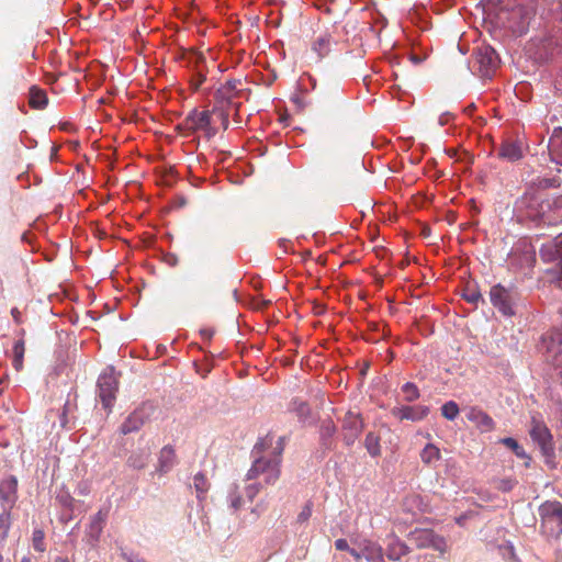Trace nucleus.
<instances>
[{"label": "nucleus", "instance_id": "nucleus-37", "mask_svg": "<svg viewBox=\"0 0 562 562\" xmlns=\"http://www.w3.org/2000/svg\"><path fill=\"white\" fill-rule=\"evenodd\" d=\"M11 510L12 509H3L0 514V528L5 532L9 530L11 525Z\"/></svg>", "mask_w": 562, "mask_h": 562}, {"label": "nucleus", "instance_id": "nucleus-15", "mask_svg": "<svg viewBox=\"0 0 562 562\" xmlns=\"http://www.w3.org/2000/svg\"><path fill=\"white\" fill-rule=\"evenodd\" d=\"M108 509H100L95 515L90 517V522L86 529V540L89 544L94 546L103 531L106 518Z\"/></svg>", "mask_w": 562, "mask_h": 562}, {"label": "nucleus", "instance_id": "nucleus-55", "mask_svg": "<svg viewBox=\"0 0 562 562\" xmlns=\"http://www.w3.org/2000/svg\"><path fill=\"white\" fill-rule=\"evenodd\" d=\"M522 88H524V86H520V87H519V86H517V87H516V93L518 94V91H520Z\"/></svg>", "mask_w": 562, "mask_h": 562}, {"label": "nucleus", "instance_id": "nucleus-11", "mask_svg": "<svg viewBox=\"0 0 562 562\" xmlns=\"http://www.w3.org/2000/svg\"><path fill=\"white\" fill-rule=\"evenodd\" d=\"M18 501V479L9 475L0 481V504L2 509H12Z\"/></svg>", "mask_w": 562, "mask_h": 562}, {"label": "nucleus", "instance_id": "nucleus-45", "mask_svg": "<svg viewBox=\"0 0 562 562\" xmlns=\"http://www.w3.org/2000/svg\"><path fill=\"white\" fill-rule=\"evenodd\" d=\"M559 183L555 179H544L540 182L542 187H557Z\"/></svg>", "mask_w": 562, "mask_h": 562}, {"label": "nucleus", "instance_id": "nucleus-34", "mask_svg": "<svg viewBox=\"0 0 562 562\" xmlns=\"http://www.w3.org/2000/svg\"><path fill=\"white\" fill-rule=\"evenodd\" d=\"M527 206V202L525 200V196L522 195L521 199L517 200L514 206V213L515 217L518 223H522L525 220V207Z\"/></svg>", "mask_w": 562, "mask_h": 562}, {"label": "nucleus", "instance_id": "nucleus-1", "mask_svg": "<svg viewBox=\"0 0 562 562\" xmlns=\"http://www.w3.org/2000/svg\"><path fill=\"white\" fill-rule=\"evenodd\" d=\"M283 450L282 437L274 440V436L268 434L261 438L252 449L254 460L246 473V480L252 481L262 476L266 485H274L281 476Z\"/></svg>", "mask_w": 562, "mask_h": 562}, {"label": "nucleus", "instance_id": "nucleus-50", "mask_svg": "<svg viewBox=\"0 0 562 562\" xmlns=\"http://www.w3.org/2000/svg\"><path fill=\"white\" fill-rule=\"evenodd\" d=\"M325 430L326 434L331 435L335 431V426L329 424L325 427Z\"/></svg>", "mask_w": 562, "mask_h": 562}, {"label": "nucleus", "instance_id": "nucleus-29", "mask_svg": "<svg viewBox=\"0 0 562 562\" xmlns=\"http://www.w3.org/2000/svg\"><path fill=\"white\" fill-rule=\"evenodd\" d=\"M364 446L371 457L381 454L380 437L374 432L367 434Z\"/></svg>", "mask_w": 562, "mask_h": 562}, {"label": "nucleus", "instance_id": "nucleus-43", "mask_svg": "<svg viewBox=\"0 0 562 562\" xmlns=\"http://www.w3.org/2000/svg\"><path fill=\"white\" fill-rule=\"evenodd\" d=\"M350 553V555L356 560V561H360L362 558H363V554H362V549H360V551L353 549V548H350V550L348 551Z\"/></svg>", "mask_w": 562, "mask_h": 562}, {"label": "nucleus", "instance_id": "nucleus-47", "mask_svg": "<svg viewBox=\"0 0 562 562\" xmlns=\"http://www.w3.org/2000/svg\"><path fill=\"white\" fill-rule=\"evenodd\" d=\"M503 550H504L503 554L510 555V559L513 560V562H515V553H514L513 547H505Z\"/></svg>", "mask_w": 562, "mask_h": 562}, {"label": "nucleus", "instance_id": "nucleus-59", "mask_svg": "<svg viewBox=\"0 0 562 562\" xmlns=\"http://www.w3.org/2000/svg\"><path fill=\"white\" fill-rule=\"evenodd\" d=\"M171 265H175L176 259H170Z\"/></svg>", "mask_w": 562, "mask_h": 562}, {"label": "nucleus", "instance_id": "nucleus-19", "mask_svg": "<svg viewBox=\"0 0 562 562\" xmlns=\"http://www.w3.org/2000/svg\"><path fill=\"white\" fill-rule=\"evenodd\" d=\"M548 148L551 159L555 164L562 165V127L553 130Z\"/></svg>", "mask_w": 562, "mask_h": 562}, {"label": "nucleus", "instance_id": "nucleus-44", "mask_svg": "<svg viewBox=\"0 0 562 562\" xmlns=\"http://www.w3.org/2000/svg\"><path fill=\"white\" fill-rule=\"evenodd\" d=\"M200 335H201L204 339L210 340V339L213 337V335H214V330H213V329H207V328H205V329H201V330H200Z\"/></svg>", "mask_w": 562, "mask_h": 562}, {"label": "nucleus", "instance_id": "nucleus-16", "mask_svg": "<svg viewBox=\"0 0 562 562\" xmlns=\"http://www.w3.org/2000/svg\"><path fill=\"white\" fill-rule=\"evenodd\" d=\"M468 420L474 423L481 431H490L494 428V422L484 411L476 406H471L465 409Z\"/></svg>", "mask_w": 562, "mask_h": 562}, {"label": "nucleus", "instance_id": "nucleus-17", "mask_svg": "<svg viewBox=\"0 0 562 562\" xmlns=\"http://www.w3.org/2000/svg\"><path fill=\"white\" fill-rule=\"evenodd\" d=\"M540 256L544 261H555L562 257V233L541 246Z\"/></svg>", "mask_w": 562, "mask_h": 562}, {"label": "nucleus", "instance_id": "nucleus-25", "mask_svg": "<svg viewBox=\"0 0 562 562\" xmlns=\"http://www.w3.org/2000/svg\"><path fill=\"white\" fill-rule=\"evenodd\" d=\"M331 43L333 38L330 34L324 33L319 35L313 43V50L317 53L319 57H324L329 53Z\"/></svg>", "mask_w": 562, "mask_h": 562}, {"label": "nucleus", "instance_id": "nucleus-6", "mask_svg": "<svg viewBox=\"0 0 562 562\" xmlns=\"http://www.w3.org/2000/svg\"><path fill=\"white\" fill-rule=\"evenodd\" d=\"M529 434L546 458V462L552 463L555 456L554 441L549 428L544 424L532 419V428Z\"/></svg>", "mask_w": 562, "mask_h": 562}, {"label": "nucleus", "instance_id": "nucleus-60", "mask_svg": "<svg viewBox=\"0 0 562 562\" xmlns=\"http://www.w3.org/2000/svg\"><path fill=\"white\" fill-rule=\"evenodd\" d=\"M560 286L562 288V279L560 280Z\"/></svg>", "mask_w": 562, "mask_h": 562}, {"label": "nucleus", "instance_id": "nucleus-39", "mask_svg": "<svg viewBox=\"0 0 562 562\" xmlns=\"http://www.w3.org/2000/svg\"><path fill=\"white\" fill-rule=\"evenodd\" d=\"M268 305H270V301L252 300L250 303V308L252 312H262Z\"/></svg>", "mask_w": 562, "mask_h": 562}, {"label": "nucleus", "instance_id": "nucleus-24", "mask_svg": "<svg viewBox=\"0 0 562 562\" xmlns=\"http://www.w3.org/2000/svg\"><path fill=\"white\" fill-rule=\"evenodd\" d=\"M143 423L144 420L142 415L137 412H134L121 425V432L127 435L136 431L142 427Z\"/></svg>", "mask_w": 562, "mask_h": 562}, {"label": "nucleus", "instance_id": "nucleus-3", "mask_svg": "<svg viewBox=\"0 0 562 562\" xmlns=\"http://www.w3.org/2000/svg\"><path fill=\"white\" fill-rule=\"evenodd\" d=\"M499 65L495 49L486 44L476 46L472 54V69L482 78H491Z\"/></svg>", "mask_w": 562, "mask_h": 562}, {"label": "nucleus", "instance_id": "nucleus-14", "mask_svg": "<svg viewBox=\"0 0 562 562\" xmlns=\"http://www.w3.org/2000/svg\"><path fill=\"white\" fill-rule=\"evenodd\" d=\"M429 407L425 405H402L393 407L391 414L398 420L419 422L426 418L429 414Z\"/></svg>", "mask_w": 562, "mask_h": 562}, {"label": "nucleus", "instance_id": "nucleus-36", "mask_svg": "<svg viewBox=\"0 0 562 562\" xmlns=\"http://www.w3.org/2000/svg\"><path fill=\"white\" fill-rule=\"evenodd\" d=\"M231 507L238 510L243 506V498L238 493V486L235 485L234 491L229 495Z\"/></svg>", "mask_w": 562, "mask_h": 562}, {"label": "nucleus", "instance_id": "nucleus-49", "mask_svg": "<svg viewBox=\"0 0 562 562\" xmlns=\"http://www.w3.org/2000/svg\"><path fill=\"white\" fill-rule=\"evenodd\" d=\"M467 519V516L465 515H461L459 517L456 518V522L459 525V526H463L464 525V521Z\"/></svg>", "mask_w": 562, "mask_h": 562}, {"label": "nucleus", "instance_id": "nucleus-58", "mask_svg": "<svg viewBox=\"0 0 562 562\" xmlns=\"http://www.w3.org/2000/svg\"><path fill=\"white\" fill-rule=\"evenodd\" d=\"M171 265H175L176 259H170Z\"/></svg>", "mask_w": 562, "mask_h": 562}, {"label": "nucleus", "instance_id": "nucleus-20", "mask_svg": "<svg viewBox=\"0 0 562 562\" xmlns=\"http://www.w3.org/2000/svg\"><path fill=\"white\" fill-rule=\"evenodd\" d=\"M176 464V452L172 447L165 446L159 453L157 471L160 474L169 472Z\"/></svg>", "mask_w": 562, "mask_h": 562}, {"label": "nucleus", "instance_id": "nucleus-51", "mask_svg": "<svg viewBox=\"0 0 562 562\" xmlns=\"http://www.w3.org/2000/svg\"><path fill=\"white\" fill-rule=\"evenodd\" d=\"M54 562H70L68 558L66 557H56L54 559Z\"/></svg>", "mask_w": 562, "mask_h": 562}, {"label": "nucleus", "instance_id": "nucleus-13", "mask_svg": "<svg viewBox=\"0 0 562 562\" xmlns=\"http://www.w3.org/2000/svg\"><path fill=\"white\" fill-rule=\"evenodd\" d=\"M241 81L237 79L227 80L224 85H222L216 93L215 97L218 101L226 102L228 106H233L236 110L240 106L239 102H235L234 100L238 97H240L241 89L239 88L241 86Z\"/></svg>", "mask_w": 562, "mask_h": 562}, {"label": "nucleus", "instance_id": "nucleus-7", "mask_svg": "<svg viewBox=\"0 0 562 562\" xmlns=\"http://www.w3.org/2000/svg\"><path fill=\"white\" fill-rule=\"evenodd\" d=\"M408 539L417 549L432 548L441 554L448 551L446 539L431 529H415L408 535Z\"/></svg>", "mask_w": 562, "mask_h": 562}, {"label": "nucleus", "instance_id": "nucleus-21", "mask_svg": "<svg viewBox=\"0 0 562 562\" xmlns=\"http://www.w3.org/2000/svg\"><path fill=\"white\" fill-rule=\"evenodd\" d=\"M411 552L409 547L398 537L393 536L392 541L387 544L386 557L392 561H398L402 557Z\"/></svg>", "mask_w": 562, "mask_h": 562}, {"label": "nucleus", "instance_id": "nucleus-26", "mask_svg": "<svg viewBox=\"0 0 562 562\" xmlns=\"http://www.w3.org/2000/svg\"><path fill=\"white\" fill-rule=\"evenodd\" d=\"M193 486L199 499H203L210 490V482L204 473L199 472L193 476Z\"/></svg>", "mask_w": 562, "mask_h": 562}, {"label": "nucleus", "instance_id": "nucleus-32", "mask_svg": "<svg viewBox=\"0 0 562 562\" xmlns=\"http://www.w3.org/2000/svg\"><path fill=\"white\" fill-rule=\"evenodd\" d=\"M402 392L404 394V400L406 402H414L420 396L417 385L412 382H406L402 386Z\"/></svg>", "mask_w": 562, "mask_h": 562}, {"label": "nucleus", "instance_id": "nucleus-38", "mask_svg": "<svg viewBox=\"0 0 562 562\" xmlns=\"http://www.w3.org/2000/svg\"><path fill=\"white\" fill-rule=\"evenodd\" d=\"M546 509L552 516L557 517L559 519V521L562 524V504L554 502V503L549 504L546 507Z\"/></svg>", "mask_w": 562, "mask_h": 562}, {"label": "nucleus", "instance_id": "nucleus-53", "mask_svg": "<svg viewBox=\"0 0 562 562\" xmlns=\"http://www.w3.org/2000/svg\"><path fill=\"white\" fill-rule=\"evenodd\" d=\"M127 562H146L145 560L127 558Z\"/></svg>", "mask_w": 562, "mask_h": 562}, {"label": "nucleus", "instance_id": "nucleus-27", "mask_svg": "<svg viewBox=\"0 0 562 562\" xmlns=\"http://www.w3.org/2000/svg\"><path fill=\"white\" fill-rule=\"evenodd\" d=\"M148 459H149V452L144 451V450L137 451V452L132 453L128 457L127 464H128V467H131L133 469L142 470L147 465Z\"/></svg>", "mask_w": 562, "mask_h": 562}, {"label": "nucleus", "instance_id": "nucleus-42", "mask_svg": "<svg viewBox=\"0 0 562 562\" xmlns=\"http://www.w3.org/2000/svg\"><path fill=\"white\" fill-rule=\"evenodd\" d=\"M464 297L468 302H476L480 297H481V294L479 292H475V291H470L469 289L467 290V293L464 294Z\"/></svg>", "mask_w": 562, "mask_h": 562}, {"label": "nucleus", "instance_id": "nucleus-30", "mask_svg": "<svg viewBox=\"0 0 562 562\" xmlns=\"http://www.w3.org/2000/svg\"><path fill=\"white\" fill-rule=\"evenodd\" d=\"M440 411H441L442 417H445L448 420H454L460 413L459 405L454 401L446 402L441 406Z\"/></svg>", "mask_w": 562, "mask_h": 562}, {"label": "nucleus", "instance_id": "nucleus-56", "mask_svg": "<svg viewBox=\"0 0 562 562\" xmlns=\"http://www.w3.org/2000/svg\"><path fill=\"white\" fill-rule=\"evenodd\" d=\"M0 562H4V559H3V555L1 552H0Z\"/></svg>", "mask_w": 562, "mask_h": 562}, {"label": "nucleus", "instance_id": "nucleus-10", "mask_svg": "<svg viewBox=\"0 0 562 562\" xmlns=\"http://www.w3.org/2000/svg\"><path fill=\"white\" fill-rule=\"evenodd\" d=\"M363 422L361 415L353 412L346 413L342 420L344 441L347 446L355 443L357 438L363 430Z\"/></svg>", "mask_w": 562, "mask_h": 562}, {"label": "nucleus", "instance_id": "nucleus-9", "mask_svg": "<svg viewBox=\"0 0 562 562\" xmlns=\"http://www.w3.org/2000/svg\"><path fill=\"white\" fill-rule=\"evenodd\" d=\"M525 157L524 142L517 137L503 139L497 151V158L507 162H517Z\"/></svg>", "mask_w": 562, "mask_h": 562}, {"label": "nucleus", "instance_id": "nucleus-40", "mask_svg": "<svg viewBox=\"0 0 562 562\" xmlns=\"http://www.w3.org/2000/svg\"><path fill=\"white\" fill-rule=\"evenodd\" d=\"M312 515V506L310 504H306L302 512L297 516V520L300 522L306 521Z\"/></svg>", "mask_w": 562, "mask_h": 562}, {"label": "nucleus", "instance_id": "nucleus-4", "mask_svg": "<svg viewBox=\"0 0 562 562\" xmlns=\"http://www.w3.org/2000/svg\"><path fill=\"white\" fill-rule=\"evenodd\" d=\"M520 295L514 286L505 288L496 284L491 288V303L505 316L515 314L514 306L519 301Z\"/></svg>", "mask_w": 562, "mask_h": 562}, {"label": "nucleus", "instance_id": "nucleus-57", "mask_svg": "<svg viewBox=\"0 0 562 562\" xmlns=\"http://www.w3.org/2000/svg\"><path fill=\"white\" fill-rule=\"evenodd\" d=\"M171 265H175L176 259H170Z\"/></svg>", "mask_w": 562, "mask_h": 562}, {"label": "nucleus", "instance_id": "nucleus-52", "mask_svg": "<svg viewBox=\"0 0 562 562\" xmlns=\"http://www.w3.org/2000/svg\"><path fill=\"white\" fill-rule=\"evenodd\" d=\"M251 513H252V514H255V516H256V517H258V516H259V514H260V513H259V510H258V506L254 507V508L251 509Z\"/></svg>", "mask_w": 562, "mask_h": 562}, {"label": "nucleus", "instance_id": "nucleus-23", "mask_svg": "<svg viewBox=\"0 0 562 562\" xmlns=\"http://www.w3.org/2000/svg\"><path fill=\"white\" fill-rule=\"evenodd\" d=\"M29 95H30L29 104L33 109L42 110L48 103V98H47L46 92L43 89H40L36 86H32L30 88Z\"/></svg>", "mask_w": 562, "mask_h": 562}, {"label": "nucleus", "instance_id": "nucleus-12", "mask_svg": "<svg viewBox=\"0 0 562 562\" xmlns=\"http://www.w3.org/2000/svg\"><path fill=\"white\" fill-rule=\"evenodd\" d=\"M188 61L194 69V78L191 81V86L194 90H198L206 79L209 67L206 57L203 53L191 52L188 55Z\"/></svg>", "mask_w": 562, "mask_h": 562}, {"label": "nucleus", "instance_id": "nucleus-22", "mask_svg": "<svg viewBox=\"0 0 562 562\" xmlns=\"http://www.w3.org/2000/svg\"><path fill=\"white\" fill-rule=\"evenodd\" d=\"M25 331L24 329L21 330V335L24 336ZM12 366L15 369V371H21L23 369V360H24V353H25V341L24 338L21 337L14 342L13 349H12Z\"/></svg>", "mask_w": 562, "mask_h": 562}, {"label": "nucleus", "instance_id": "nucleus-8", "mask_svg": "<svg viewBox=\"0 0 562 562\" xmlns=\"http://www.w3.org/2000/svg\"><path fill=\"white\" fill-rule=\"evenodd\" d=\"M181 126L191 133L203 131L207 138H211L216 134V130L211 125L210 111H191L182 122Z\"/></svg>", "mask_w": 562, "mask_h": 562}, {"label": "nucleus", "instance_id": "nucleus-41", "mask_svg": "<svg viewBox=\"0 0 562 562\" xmlns=\"http://www.w3.org/2000/svg\"><path fill=\"white\" fill-rule=\"evenodd\" d=\"M335 548L338 551H347L348 552L351 547L349 546V543L346 539L339 538L335 541Z\"/></svg>", "mask_w": 562, "mask_h": 562}, {"label": "nucleus", "instance_id": "nucleus-46", "mask_svg": "<svg viewBox=\"0 0 562 562\" xmlns=\"http://www.w3.org/2000/svg\"><path fill=\"white\" fill-rule=\"evenodd\" d=\"M228 111L229 109H226L222 112V124L225 130L228 127Z\"/></svg>", "mask_w": 562, "mask_h": 562}, {"label": "nucleus", "instance_id": "nucleus-48", "mask_svg": "<svg viewBox=\"0 0 562 562\" xmlns=\"http://www.w3.org/2000/svg\"><path fill=\"white\" fill-rule=\"evenodd\" d=\"M449 117H450V114L449 113H443L440 117H439V124L440 125H445L449 122Z\"/></svg>", "mask_w": 562, "mask_h": 562}, {"label": "nucleus", "instance_id": "nucleus-18", "mask_svg": "<svg viewBox=\"0 0 562 562\" xmlns=\"http://www.w3.org/2000/svg\"><path fill=\"white\" fill-rule=\"evenodd\" d=\"M359 547L368 562H383V549L379 543L370 539H363L359 542Z\"/></svg>", "mask_w": 562, "mask_h": 562}, {"label": "nucleus", "instance_id": "nucleus-54", "mask_svg": "<svg viewBox=\"0 0 562 562\" xmlns=\"http://www.w3.org/2000/svg\"><path fill=\"white\" fill-rule=\"evenodd\" d=\"M20 562H32V561H31V558L23 557Z\"/></svg>", "mask_w": 562, "mask_h": 562}, {"label": "nucleus", "instance_id": "nucleus-35", "mask_svg": "<svg viewBox=\"0 0 562 562\" xmlns=\"http://www.w3.org/2000/svg\"><path fill=\"white\" fill-rule=\"evenodd\" d=\"M262 484L259 482L250 483L245 487L246 497L252 502L255 497L260 493Z\"/></svg>", "mask_w": 562, "mask_h": 562}, {"label": "nucleus", "instance_id": "nucleus-31", "mask_svg": "<svg viewBox=\"0 0 562 562\" xmlns=\"http://www.w3.org/2000/svg\"><path fill=\"white\" fill-rule=\"evenodd\" d=\"M32 546L36 552L46 551L45 532L42 529H34L32 533Z\"/></svg>", "mask_w": 562, "mask_h": 562}, {"label": "nucleus", "instance_id": "nucleus-33", "mask_svg": "<svg viewBox=\"0 0 562 562\" xmlns=\"http://www.w3.org/2000/svg\"><path fill=\"white\" fill-rule=\"evenodd\" d=\"M501 442L504 446H506L507 448H509L510 450H513L516 456H518V457L525 456L524 448L521 446H519V443L517 442L516 439H514L512 437H507V438L501 439Z\"/></svg>", "mask_w": 562, "mask_h": 562}, {"label": "nucleus", "instance_id": "nucleus-5", "mask_svg": "<svg viewBox=\"0 0 562 562\" xmlns=\"http://www.w3.org/2000/svg\"><path fill=\"white\" fill-rule=\"evenodd\" d=\"M119 390V375L113 367L106 368L98 379L99 397L105 409H111Z\"/></svg>", "mask_w": 562, "mask_h": 562}, {"label": "nucleus", "instance_id": "nucleus-2", "mask_svg": "<svg viewBox=\"0 0 562 562\" xmlns=\"http://www.w3.org/2000/svg\"><path fill=\"white\" fill-rule=\"evenodd\" d=\"M526 15L527 11L524 4H514L508 0L504 4L499 19L504 27L517 40L526 33Z\"/></svg>", "mask_w": 562, "mask_h": 562}, {"label": "nucleus", "instance_id": "nucleus-28", "mask_svg": "<svg viewBox=\"0 0 562 562\" xmlns=\"http://www.w3.org/2000/svg\"><path fill=\"white\" fill-rule=\"evenodd\" d=\"M440 458V449L432 443H427L420 452V459L425 464H431Z\"/></svg>", "mask_w": 562, "mask_h": 562}]
</instances>
